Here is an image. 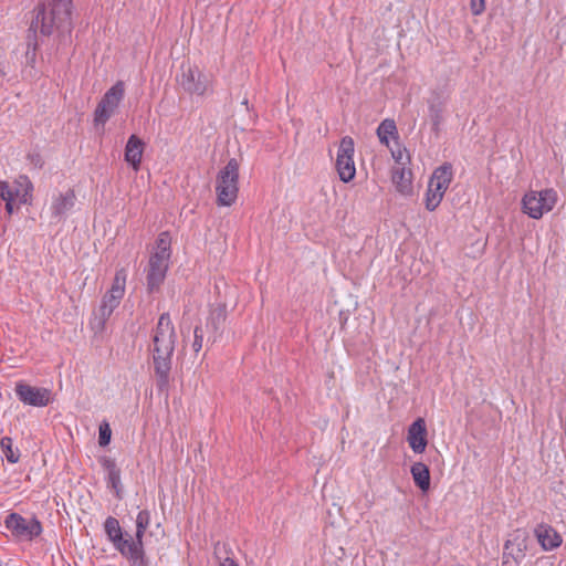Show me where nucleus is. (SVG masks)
Returning <instances> with one entry per match:
<instances>
[{
  "mask_svg": "<svg viewBox=\"0 0 566 566\" xmlns=\"http://www.w3.org/2000/svg\"><path fill=\"white\" fill-rule=\"evenodd\" d=\"M177 335L169 313H163L153 331V343L149 347L159 391H167L170 381L172 356Z\"/></svg>",
  "mask_w": 566,
  "mask_h": 566,
  "instance_id": "obj_1",
  "label": "nucleus"
},
{
  "mask_svg": "<svg viewBox=\"0 0 566 566\" xmlns=\"http://www.w3.org/2000/svg\"><path fill=\"white\" fill-rule=\"evenodd\" d=\"M72 0H46L36 8V14L30 30L38 29L43 35H50L54 31L70 32L72 22Z\"/></svg>",
  "mask_w": 566,
  "mask_h": 566,
  "instance_id": "obj_2",
  "label": "nucleus"
},
{
  "mask_svg": "<svg viewBox=\"0 0 566 566\" xmlns=\"http://www.w3.org/2000/svg\"><path fill=\"white\" fill-rule=\"evenodd\" d=\"M127 270L120 268L116 270L111 289L104 294L97 313L95 314V328L104 329L106 322L113 312L119 306L126 291Z\"/></svg>",
  "mask_w": 566,
  "mask_h": 566,
  "instance_id": "obj_3",
  "label": "nucleus"
},
{
  "mask_svg": "<svg viewBox=\"0 0 566 566\" xmlns=\"http://www.w3.org/2000/svg\"><path fill=\"white\" fill-rule=\"evenodd\" d=\"M239 161L231 158L218 172L216 179L218 206L230 207L235 202L239 192Z\"/></svg>",
  "mask_w": 566,
  "mask_h": 566,
  "instance_id": "obj_4",
  "label": "nucleus"
},
{
  "mask_svg": "<svg viewBox=\"0 0 566 566\" xmlns=\"http://www.w3.org/2000/svg\"><path fill=\"white\" fill-rule=\"evenodd\" d=\"M558 200L557 191L553 188L539 191L530 190L522 198V211L532 219H541L545 213L552 211Z\"/></svg>",
  "mask_w": 566,
  "mask_h": 566,
  "instance_id": "obj_5",
  "label": "nucleus"
},
{
  "mask_svg": "<svg viewBox=\"0 0 566 566\" xmlns=\"http://www.w3.org/2000/svg\"><path fill=\"white\" fill-rule=\"evenodd\" d=\"M4 526L18 541L32 542L43 532L42 523L36 516L28 518L17 512H11L6 516Z\"/></svg>",
  "mask_w": 566,
  "mask_h": 566,
  "instance_id": "obj_6",
  "label": "nucleus"
},
{
  "mask_svg": "<svg viewBox=\"0 0 566 566\" xmlns=\"http://www.w3.org/2000/svg\"><path fill=\"white\" fill-rule=\"evenodd\" d=\"M177 81L184 91L191 95L203 96L213 92L212 77L202 73L197 66H182Z\"/></svg>",
  "mask_w": 566,
  "mask_h": 566,
  "instance_id": "obj_7",
  "label": "nucleus"
},
{
  "mask_svg": "<svg viewBox=\"0 0 566 566\" xmlns=\"http://www.w3.org/2000/svg\"><path fill=\"white\" fill-rule=\"evenodd\" d=\"M15 187L7 181H0V198L6 202V210L9 214L13 212V202L18 199L20 203H27L33 191V185L28 176H20L15 180Z\"/></svg>",
  "mask_w": 566,
  "mask_h": 566,
  "instance_id": "obj_8",
  "label": "nucleus"
},
{
  "mask_svg": "<svg viewBox=\"0 0 566 566\" xmlns=\"http://www.w3.org/2000/svg\"><path fill=\"white\" fill-rule=\"evenodd\" d=\"M354 154V139L350 136H344L339 142L335 168L339 179L346 184L352 181L356 175Z\"/></svg>",
  "mask_w": 566,
  "mask_h": 566,
  "instance_id": "obj_9",
  "label": "nucleus"
},
{
  "mask_svg": "<svg viewBox=\"0 0 566 566\" xmlns=\"http://www.w3.org/2000/svg\"><path fill=\"white\" fill-rule=\"evenodd\" d=\"M124 94L125 85L122 81L116 82L106 91L94 112L95 125H104L111 118L123 99Z\"/></svg>",
  "mask_w": 566,
  "mask_h": 566,
  "instance_id": "obj_10",
  "label": "nucleus"
},
{
  "mask_svg": "<svg viewBox=\"0 0 566 566\" xmlns=\"http://www.w3.org/2000/svg\"><path fill=\"white\" fill-rule=\"evenodd\" d=\"M14 392L25 406L43 408L53 401V394L49 388L31 386L24 381L15 384Z\"/></svg>",
  "mask_w": 566,
  "mask_h": 566,
  "instance_id": "obj_11",
  "label": "nucleus"
},
{
  "mask_svg": "<svg viewBox=\"0 0 566 566\" xmlns=\"http://www.w3.org/2000/svg\"><path fill=\"white\" fill-rule=\"evenodd\" d=\"M169 260L170 259L158 256L155 254L150 255L148 268L146 270L148 293L159 291L161 284L166 279L167 271L169 269Z\"/></svg>",
  "mask_w": 566,
  "mask_h": 566,
  "instance_id": "obj_12",
  "label": "nucleus"
},
{
  "mask_svg": "<svg viewBox=\"0 0 566 566\" xmlns=\"http://www.w3.org/2000/svg\"><path fill=\"white\" fill-rule=\"evenodd\" d=\"M75 201L76 195L73 189H67L65 192L54 193L49 207L51 219L56 222L65 220L69 213L73 210Z\"/></svg>",
  "mask_w": 566,
  "mask_h": 566,
  "instance_id": "obj_13",
  "label": "nucleus"
},
{
  "mask_svg": "<svg viewBox=\"0 0 566 566\" xmlns=\"http://www.w3.org/2000/svg\"><path fill=\"white\" fill-rule=\"evenodd\" d=\"M104 532L107 539L118 553L123 552V549L130 545V542H134L133 536L125 533L118 520L113 516L106 517L104 522Z\"/></svg>",
  "mask_w": 566,
  "mask_h": 566,
  "instance_id": "obj_14",
  "label": "nucleus"
},
{
  "mask_svg": "<svg viewBox=\"0 0 566 566\" xmlns=\"http://www.w3.org/2000/svg\"><path fill=\"white\" fill-rule=\"evenodd\" d=\"M533 533L544 552L555 551L563 544V536L551 524L539 523Z\"/></svg>",
  "mask_w": 566,
  "mask_h": 566,
  "instance_id": "obj_15",
  "label": "nucleus"
},
{
  "mask_svg": "<svg viewBox=\"0 0 566 566\" xmlns=\"http://www.w3.org/2000/svg\"><path fill=\"white\" fill-rule=\"evenodd\" d=\"M407 441L415 453H423L427 440V424L423 418L416 419L408 428Z\"/></svg>",
  "mask_w": 566,
  "mask_h": 566,
  "instance_id": "obj_16",
  "label": "nucleus"
},
{
  "mask_svg": "<svg viewBox=\"0 0 566 566\" xmlns=\"http://www.w3.org/2000/svg\"><path fill=\"white\" fill-rule=\"evenodd\" d=\"M452 179L453 167L450 163H444L433 170L428 184L444 195Z\"/></svg>",
  "mask_w": 566,
  "mask_h": 566,
  "instance_id": "obj_17",
  "label": "nucleus"
},
{
  "mask_svg": "<svg viewBox=\"0 0 566 566\" xmlns=\"http://www.w3.org/2000/svg\"><path fill=\"white\" fill-rule=\"evenodd\" d=\"M528 537L525 532H515L504 544V553L523 560L527 551Z\"/></svg>",
  "mask_w": 566,
  "mask_h": 566,
  "instance_id": "obj_18",
  "label": "nucleus"
},
{
  "mask_svg": "<svg viewBox=\"0 0 566 566\" xmlns=\"http://www.w3.org/2000/svg\"><path fill=\"white\" fill-rule=\"evenodd\" d=\"M119 554L128 562L129 566H150L143 542H130V545Z\"/></svg>",
  "mask_w": 566,
  "mask_h": 566,
  "instance_id": "obj_19",
  "label": "nucleus"
},
{
  "mask_svg": "<svg viewBox=\"0 0 566 566\" xmlns=\"http://www.w3.org/2000/svg\"><path fill=\"white\" fill-rule=\"evenodd\" d=\"M144 146L145 144L139 137L136 135L129 136L125 147V160L133 167L135 171H137L140 167Z\"/></svg>",
  "mask_w": 566,
  "mask_h": 566,
  "instance_id": "obj_20",
  "label": "nucleus"
},
{
  "mask_svg": "<svg viewBox=\"0 0 566 566\" xmlns=\"http://www.w3.org/2000/svg\"><path fill=\"white\" fill-rule=\"evenodd\" d=\"M102 468L106 471L107 486L115 490L116 495L119 496L122 482H120V470L116 464V461L109 457H102L99 459Z\"/></svg>",
  "mask_w": 566,
  "mask_h": 566,
  "instance_id": "obj_21",
  "label": "nucleus"
},
{
  "mask_svg": "<svg viewBox=\"0 0 566 566\" xmlns=\"http://www.w3.org/2000/svg\"><path fill=\"white\" fill-rule=\"evenodd\" d=\"M410 473L415 484L423 492L430 489V471L423 462H415L411 465Z\"/></svg>",
  "mask_w": 566,
  "mask_h": 566,
  "instance_id": "obj_22",
  "label": "nucleus"
},
{
  "mask_svg": "<svg viewBox=\"0 0 566 566\" xmlns=\"http://www.w3.org/2000/svg\"><path fill=\"white\" fill-rule=\"evenodd\" d=\"M392 182L396 186L397 191L402 195H409L412 191L411 185V172L407 171L403 167L396 168L392 171Z\"/></svg>",
  "mask_w": 566,
  "mask_h": 566,
  "instance_id": "obj_23",
  "label": "nucleus"
},
{
  "mask_svg": "<svg viewBox=\"0 0 566 566\" xmlns=\"http://www.w3.org/2000/svg\"><path fill=\"white\" fill-rule=\"evenodd\" d=\"M0 450L9 463L15 464L20 461L21 451L18 447L13 446V440L11 437L1 438Z\"/></svg>",
  "mask_w": 566,
  "mask_h": 566,
  "instance_id": "obj_24",
  "label": "nucleus"
},
{
  "mask_svg": "<svg viewBox=\"0 0 566 566\" xmlns=\"http://www.w3.org/2000/svg\"><path fill=\"white\" fill-rule=\"evenodd\" d=\"M377 136L381 144L388 146L389 137L397 136V126L395 120L388 118L384 119L377 128Z\"/></svg>",
  "mask_w": 566,
  "mask_h": 566,
  "instance_id": "obj_25",
  "label": "nucleus"
},
{
  "mask_svg": "<svg viewBox=\"0 0 566 566\" xmlns=\"http://www.w3.org/2000/svg\"><path fill=\"white\" fill-rule=\"evenodd\" d=\"M136 532L133 537L134 542H143L144 535L148 526L150 525V512L148 510L139 511L136 516Z\"/></svg>",
  "mask_w": 566,
  "mask_h": 566,
  "instance_id": "obj_26",
  "label": "nucleus"
},
{
  "mask_svg": "<svg viewBox=\"0 0 566 566\" xmlns=\"http://www.w3.org/2000/svg\"><path fill=\"white\" fill-rule=\"evenodd\" d=\"M429 117L433 129L439 130V127L443 122V103L439 98L429 101Z\"/></svg>",
  "mask_w": 566,
  "mask_h": 566,
  "instance_id": "obj_27",
  "label": "nucleus"
},
{
  "mask_svg": "<svg viewBox=\"0 0 566 566\" xmlns=\"http://www.w3.org/2000/svg\"><path fill=\"white\" fill-rule=\"evenodd\" d=\"M227 318V312L224 307H217L210 312V315L207 321V327L211 328L213 333H219L222 328Z\"/></svg>",
  "mask_w": 566,
  "mask_h": 566,
  "instance_id": "obj_28",
  "label": "nucleus"
},
{
  "mask_svg": "<svg viewBox=\"0 0 566 566\" xmlns=\"http://www.w3.org/2000/svg\"><path fill=\"white\" fill-rule=\"evenodd\" d=\"M443 193L436 190L428 184V188L424 196V206L428 211H434L443 199Z\"/></svg>",
  "mask_w": 566,
  "mask_h": 566,
  "instance_id": "obj_29",
  "label": "nucleus"
},
{
  "mask_svg": "<svg viewBox=\"0 0 566 566\" xmlns=\"http://www.w3.org/2000/svg\"><path fill=\"white\" fill-rule=\"evenodd\" d=\"M153 254L170 259V239L167 232H161L157 238L156 250Z\"/></svg>",
  "mask_w": 566,
  "mask_h": 566,
  "instance_id": "obj_30",
  "label": "nucleus"
},
{
  "mask_svg": "<svg viewBox=\"0 0 566 566\" xmlns=\"http://www.w3.org/2000/svg\"><path fill=\"white\" fill-rule=\"evenodd\" d=\"M36 48H38V43L35 41V36H33V38L28 36L25 61L30 65H33L35 63Z\"/></svg>",
  "mask_w": 566,
  "mask_h": 566,
  "instance_id": "obj_31",
  "label": "nucleus"
},
{
  "mask_svg": "<svg viewBox=\"0 0 566 566\" xmlns=\"http://www.w3.org/2000/svg\"><path fill=\"white\" fill-rule=\"evenodd\" d=\"M111 436L112 431L109 428V424L107 422H104L99 426V432H98V443L101 447H106L111 442Z\"/></svg>",
  "mask_w": 566,
  "mask_h": 566,
  "instance_id": "obj_32",
  "label": "nucleus"
},
{
  "mask_svg": "<svg viewBox=\"0 0 566 566\" xmlns=\"http://www.w3.org/2000/svg\"><path fill=\"white\" fill-rule=\"evenodd\" d=\"M203 345V331L200 325H197L193 329V342L192 349L195 353H199Z\"/></svg>",
  "mask_w": 566,
  "mask_h": 566,
  "instance_id": "obj_33",
  "label": "nucleus"
},
{
  "mask_svg": "<svg viewBox=\"0 0 566 566\" xmlns=\"http://www.w3.org/2000/svg\"><path fill=\"white\" fill-rule=\"evenodd\" d=\"M486 0H470V9L473 15H480L485 10Z\"/></svg>",
  "mask_w": 566,
  "mask_h": 566,
  "instance_id": "obj_34",
  "label": "nucleus"
},
{
  "mask_svg": "<svg viewBox=\"0 0 566 566\" xmlns=\"http://www.w3.org/2000/svg\"><path fill=\"white\" fill-rule=\"evenodd\" d=\"M521 562L522 560H520L513 556H510L503 552L502 566H520Z\"/></svg>",
  "mask_w": 566,
  "mask_h": 566,
  "instance_id": "obj_35",
  "label": "nucleus"
},
{
  "mask_svg": "<svg viewBox=\"0 0 566 566\" xmlns=\"http://www.w3.org/2000/svg\"><path fill=\"white\" fill-rule=\"evenodd\" d=\"M29 158H30L31 163H32L34 166H36V167H39V168H42V166H43V160H42V158H41V156H40L39 154L30 155V156H29Z\"/></svg>",
  "mask_w": 566,
  "mask_h": 566,
  "instance_id": "obj_36",
  "label": "nucleus"
},
{
  "mask_svg": "<svg viewBox=\"0 0 566 566\" xmlns=\"http://www.w3.org/2000/svg\"><path fill=\"white\" fill-rule=\"evenodd\" d=\"M220 566H240L232 557H224L220 560Z\"/></svg>",
  "mask_w": 566,
  "mask_h": 566,
  "instance_id": "obj_37",
  "label": "nucleus"
},
{
  "mask_svg": "<svg viewBox=\"0 0 566 566\" xmlns=\"http://www.w3.org/2000/svg\"><path fill=\"white\" fill-rule=\"evenodd\" d=\"M222 548L226 551L227 546L226 544L222 545ZM220 553H221V544L218 543L216 546H214V554L217 556V558L221 559L220 557Z\"/></svg>",
  "mask_w": 566,
  "mask_h": 566,
  "instance_id": "obj_38",
  "label": "nucleus"
},
{
  "mask_svg": "<svg viewBox=\"0 0 566 566\" xmlns=\"http://www.w3.org/2000/svg\"><path fill=\"white\" fill-rule=\"evenodd\" d=\"M6 76V70H4V66L2 65V63L0 62V78Z\"/></svg>",
  "mask_w": 566,
  "mask_h": 566,
  "instance_id": "obj_39",
  "label": "nucleus"
},
{
  "mask_svg": "<svg viewBox=\"0 0 566 566\" xmlns=\"http://www.w3.org/2000/svg\"><path fill=\"white\" fill-rule=\"evenodd\" d=\"M400 158H401V155L399 154V156H398V157H396V160H397V161H399V160H400Z\"/></svg>",
  "mask_w": 566,
  "mask_h": 566,
  "instance_id": "obj_40",
  "label": "nucleus"
}]
</instances>
